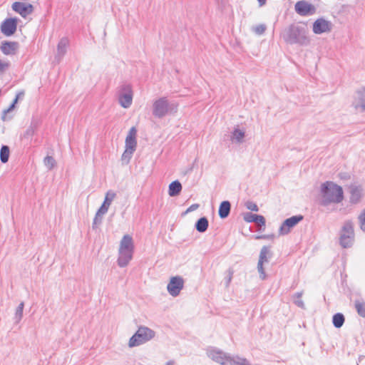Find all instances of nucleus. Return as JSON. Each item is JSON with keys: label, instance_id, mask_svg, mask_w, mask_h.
<instances>
[{"label": "nucleus", "instance_id": "28", "mask_svg": "<svg viewBox=\"0 0 365 365\" xmlns=\"http://www.w3.org/2000/svg\"><path fill=\"white\" fill-rule=\"evenodd\" d=\"M20 95H21V93L17 94V95H16V98H15V99L14 100V101H13L12 104H11V106L7 108V109H6V110H4L3 111V114H2V119H3L4 120H6L8 118H7V114H8L10 111H11L12 110H14V109L15 106H16V104L17 103V102H18V101H19V97H20Z\"/></svg>", "mask_w": 365, "mask_h": 365}, {"label": "nucleus", "instance_id": "36", "mask_svg": "<svg viewBox=\"0 0 365 365\" xmlns=\"http://www.w3.org/2000/svg\"><path fill=\"white\" fill-rule=\"evenodd\" d=\"M257 215H255V214H252L251 212H247L245 216H244V220L247 222H255V220H256V217L255 216H257Z\"/></svg>", "mask_w": 365, "mask_h": 365}, {"label": "nucleus", "instance_id": "3", "mask_svg": "<svg viewBox=\"0 0 365 365\" xmlns=\"http://www.w3.org/2000/svg\"><path fill=\"white\" fill-rule=\"evenodd\" d=\"M134 250L135 245L133 237L129 235H125L120 242L118 248L117 264L120 267L128 265L133 259Z\"/></svg>", "mask_w": 365, "mask_h": 365}, {"label": "nucleus", "instance_id": "15", "mask_svg": "<svg viewBox=\"0 0 365 365\" xmlns=\"http://www.w3.org/2000/svg\"><path fill=\"white\" fill-rule=\"evenodd\" d=\"M17 28V19L16 18L6 19L1 25V32L6 36L13 35Z\"/></svg>", "mask_w": 365, "mask_h": 365}, {"label": "nucleus", "instance_id": "41", "mask_svg": "<svg viewBox=\"0 0 365 365\" xmlns=\"http://www.w3.org/2000/svg\"><path fill=\"white\" fill-rule=\"evenodd\" d=\"M294 304L297 305L299 307L304 309V304L303 301L299 299H294Z\"/></svg>", "mask_w": 365, "mask_h": 365}, {"label": "nucleus", "instance_id": "14", "mask_svg": "<svg viewBox=\"0 0 365 365\" xmlns=\"http://www.w3.org/2000/svg\"><path fill=\"white\" fill-rule=\"evenodd\" d=\"M294 9L300 16H309L315 14L316 8L306 1H299L295 4Z\"/></svg>", "mask_w": 365, "mask_h": 365}, {"label": "nucleus", "instance_id": "24", "mask_svg": "<svg viewBox=\"0 0 365 365\" xmlns=\"http://www.w3.org/2000/svg\"><path fill=\"white\" fill-rule=\"evenodd\" d=\"M208 225L207 219L203 217L197 221L195 228L199 232H205L207 230Z\"/></svg>", "mask_w": 365, "mask_h": 365}, {"label": "nucleus", "instance_id": "6", "mask_svg": "<svg viewBox=\"0 0 365 365\" xmlns=\"http://www.w3.org/2000/svg\"><path fill=\"white\" fill-rule=\"evenodd\" d=\"M354 239V232L353 223L351 221H346L344 223L340 233V245L344 247H349L353 244Z\"/></svg>", "mask_w": 365, "mask_h": 365}, {"label": "nucleus", "instance_id": "9", "mask_svg": "<svg viewBox=\"0 0 365 365\" xmlns=\"http://www.w3.org/2000/svg\"><path fill=\"white\" fill-rule=\"evenodd\" d=\"M184 287V279L180 276L172 277L167 286L168 293L173 297H177Z\"/></svg>", "mask_w": 365, "mask_h": 365}, {"label": "nucleus", "instance_id": "11", "mask_svg": "<svg viewBox=\"0 0 365 365\" xmlns=\"http://www.w3.org/2000/svg\"><path fill=\"white\" fill-rule=\"evenodd\" d=\"M137 147L136 138H125V149L121 156L123 164H128Z\"/></svg>", "mask_w": 365, "mask_h": 365}, {"label": "nucleus", "instance_id": "19", "mask_svg": "<svg viewBox=\"0 0 365 365\" xmlns=\"http://www.w3.org/2000/svg\"><path fill=\"white\" fill-rule=\"evenodd\" d=\"M18 48V43L14 41H4L0 46L1 52L6 56L14 55Z\"/></svg>", "mask_w": 365, "mask_h": 365}, {"label": "nucleus", "instance_id": "25", "mask_svg": "<svg viewBox=\"0 0 365 365\" xmlns=\"http://www.w3.org/2000/svg\"><path fill=\"white\" fill-rule=\"evenodd\" d=\"M354 307L358 314L361 317H365V301L363 299L355 300Z\"/></svg>", "mask_w": 365, "mask_h": 365}, {"label": "nucleus", "instance_id": "17", "mask_svg": "<svg viewBox=\"0 0 365 365\" xmlns=\"http://www.w3.org/2000/svg\"><path fill=\"white\" fill-rule=\"evenodd\" d=\"M12 9L19 14L22 17L25 18L33 12L34 6L31 4L16 1L12 4Z\"/></svg>", "mask_w": 365, "mask_h": 365}, {"label": "nucleus", "instance_id": "12", "mask_svg": "<svg viewBox=\"0 0 365 365\" xmlns=\"http://www.w3.org/2000/svg\"><path fill=\"white\" fill-rule=\"evenodd\" d=\"M168 112V102L165 98L156 100L153 105V114L158 118H163Z\"/></svg>", "mask_w": 365, "mask_h": 365}, {"label": "nucleus", "instance_id": "1", "mask_svg": "<svg viewBox=\"0 0 365 365\" xmlns=\"http://www.w3.org/2000/svg\"><path fill=\"white\" fill-rule=\"evenodd\" d=\"M344 199L342 187L333 182L327 181L320 187V203L327 206L331 203H339Z\"/></svg>", "mask_w": 365, "mask_h": 365}, {"label": "nucleus", "instance_id": "45", "mask_svg": "<svg viewBox=\"0 0 365 365\" xmlns=\"http://www.w3.org/2000/svg\"><path fill=\"white\" fill-rule=\"evenodd\" d=\"M165 365H175V361H173V360H170L169 361H168Z\"/></svg>", "mask_w": 365, "mask_h": 365}, {"label": "nucleus", "instance_id": "33", "mask_svg": "<svg viewBox=\"0 0 365 365\" xmlns=\"http://www.w3.org/2000/svg\"><path fill=\"white\" fill-rule=\"evenodd\" d=\"M267 27L264 24H259L255 26L252 30L258 35H261L264 33Z\"/></svg>", "mask_w": 365, "mask_h": 365}, {"label": "nucleus", "instance_id": "42", "mask_svg": "<svg viewBox=\"0 0 365 365\" xmlns=\"http://www.w3.org/2000/svg\"><path fill=\"white\" fill-rule=\"evenodd\" d=\"M199 207V205L198 204H192V205H190L187 210V212H192L195 210H197V208Z\"/></svg>", "mask_w": 365, "mask_h": 365}, {"label": "nucleus", "instance_id": "22", "mask_svg": "<svg viewBox=\"0 0 365 365\" xmlns=\"http://www.w3.org/2000/svg\"><path fill=\"white\" fill-rule=\"evenodd\" d=\"M231 205L229 201H223L220 205L219 207V216L221 218H226L230 212Z\"/></svg>", "mask_w": 365, "mask_h": 365}, {"label": "nucleus", "instance_id": "26", "mask_svg": "<svg viewBox=\"0 0 365 365\" xmlns=\"http://www.w3.org/2000/svg\"><path fill=\"white\" fill-rule=\"evenodd\" d=\"M344 317L341 313L335 314L333 316V324L336 328H340L344 323Z\"/></svg>", "mask_w": 365, "mask_h": 365}, {"label": "nucleus", "instance_id": "34", "mask_svg": "<svg viewBox=\"0 0 365 365\" xmlns=\"http://www.w3.org/2000/svg\"><path fill=\"white\" fill-rule=\"evenodd\" d=\"M44 164L48 168L51 169L55 165V160L52 157L48 156L44 159Z\"/></svg>", "mask_w": 365, "mask_h": 365}, {"label": "nucleus", "instance_id": "38", "mask_svg": "<svg viewBox=\"0 0 365 365\" xmlns=\"http://www.w3.org/2000/svg\"><path fill=\"white\" fill-rule=\"evenodd\" d=\"M361 229L365 232V210L359 217Z\"/></svg>", "mask_w": 365, "mask_h": 365}, {"label": "nucleus", "instance_id": "2", "mask_svg": "<svg viewBox=\"0 0 365 365\" xmlns=\"http://www.w3.org/2000/svg\"><path fill=\"white\" fill-rule=\"evenodd\" d=\"M282 38L286 43L289 44L308 46L310 43L307 29L299 25L292 24L289 26L283 32Z\"/></svg>", "mask_w": 365, "mask_h": 365}, {"label": "nucleus", "instance_id": "37", "mask_svg": "<svg viewBox=\"0 0 365 365\" xmlns=\"http://www.w3.org/2000/svg\"><path fill=\"white\" fill-rule=\"evenodd\" d=\"M10 66L9 62L0 59V72L3 73L9 68Z\"/></svg>", "mask_w": 365, "mask_h": 365}, {"label": "nucleus", "instance_id": "18", "mask_svg": "<svg viewBox=\"0 0 365 365\" xmlns=\"http://www.w3.org/2000/svg\"><path fill=\"white\" fill-rule=\"evenodd\" d=\"M352 105L356 110H358L360 111L365 110V88H361L356 92Z\"/></svg>", "mask_w": 365, "mask_h": 365}, {"label": "nucleus", "instance_id": "4", "mask_svg": "<svg viewBox=\"0 0 365 365\" xmlns=\"http://www.w3.org/2000/svg\"><path fill=\"white\" fill-rule=\"evenodd\" d=\"M155 336V331L145 326L138 327L136 332L130 338L128 346L130 348L140 346L152 340Z\"/></svg>", "mask_w": 365, "mask_h": 365}, {"label": "nucleus", "instance_id": "8", "mask_svg": "<svg viewBox=\"0 0 365 365\" xmlns=\"http://www.w3.org/2000/svg\"><path fill=\"white\" fill-rule=\"evenodd\" d=\"M207 355L212 361L221 365H227L230 356V354L215 347H209L207 349Z\"/></svg>", "mask_w": 365, "mask_h": 365}, {"label": "nucleus", "instance_id": "46", "mask_svg": "<svg viewBox=\"0 0 365 365\" xmlns=\"http://www.w3.org/2000/svg\"><path fill=\"white\" fill-rule=\"evenodd\" d=\"M232 279V273H230L229 277L227 278V285H228Z\"/></svg>", "mask_w": 365, "mask_h": 365}, {"label": "nucleus", "instance_id": "43", "mask_svg": "<svg viewBox=\"0 0 365 365\" xmlns=\"http://www.w3.org/2000/svg\"><path fill=\"white\" fill-rule=\"evenodd\" d=\"M302 294H303L302 292H297V293H296L294 294V299H299V298H301L302 296Z\"/></svg>", "mask_w": 365, "mask_h": 365}, {"label": "nucleus", "instance_id": "27", "mask_svg": "<svg viewBox=\"0 0 365 365\" xmlns=\"http://www.w3.org/2000/svg\"><path fill=\"white\" fill-rule=\"evenodd\" d=\"M9 148L6 145H3L0 150V158L2 163H5L9 160Z\"/></svg>", "mask_w": 365, "mask_h": 365}, {"label": "nucleus", "instance_id": "5", "mask_svg": "<svg viewBox=\"0 0 365 365\" xmlns=\"http://www.w3.org/2000/svg\"><path fill=\"white\" fill-rule=\"evenodd\" d=\"M116 97L118 103L123 108H128L133 103V91L130 83H124L121 84L116 91Z\"/></svg>", "mask_w": 365, "mask_h": 365}, {"label": "nucleus", "instance_id": "44", "mask_svg": "<svg viewBox=\"0 0 365 365\" xmlns=\"http://www.w3.org/2000/svg\"><path fill=\"white\" fill-rule=\"evenodd\" d=\"M18 309L20 312H22L23 309H24V303L23 302L19 304Z\"/></svg>", "mask_w": 365, "mask_h": 365}, {"label": "nucleus", "instance_id": "30", "mask_svg": "<svg viewBox=\"0 0 365 365\" xmlns=\"http://www.w3.org/2000/svg\"><path fill=\"white\" fill-rule=\"evenodd\" d=\"M243 140L244 138H230L231 145H229V146H230L232 149H237L240 145L243 143Z\"/></svg>", "mask_w": 365, "mask_h": 365}, {"label": "nucleus", "instance_id": "10", "mask_svg": "<svg viewBox=\"0 0 365 365\" xmlns=\"http://www.w3.org/2000/svg\"><path fill=\"white\" fill-rule=\"evenodd\" d=\"M303 220L302 215H294L286 219L279 229V235H285L290 232L291 230Z\"/></svg>", "mask_w": 365, "mask_h": 365}, {"label": "nucleus", "instance_id": "7", "mask_svg": "<svg viewBox=\"0 0 365 365\" xmlns=\"http://www.w3.org/2000/svg\"><path fill=\"white\" fill-rule=\"evenodd\" d=\"M115 196L116 194L112 190H109L106 192L105 200L96 214L93 222L95 224H98L101 222V217L108 212V208Z\"/></svg>", "mask_w": 365, "mask_h": 365}, {"label": "nucleus", "instance_id": "20", "mask_svg": "<svg viewBox=\"0 0 365 365\" xmlns=\"http://www.w3.org/2000/svg\"><path fill=\"white\" fill-rule=\"evenodd\" d=\"M227 365H251L250 361L238 355L230 356Z\"/></svg>", "mask_w": 365, "mask_h": 365}, {"label": "nucleus", "instance_id": "35", "mask_svg": "<svg viewBox=\"0 0 365 365\" xmlns=\"http://www.w3.org/2000/svg\"><path fill=\"white\" fill-rule=\"evenodd\" d=\"M245 206L246 207L251 210V211H255V212H257L259 208H258V206L257 205L256 203L252 202V201H247L246 203H245Z\"/></svg>", "mask_w": 365, "mask_h": 365}, {"label": "nucleus", "instance_id": "39", "mask_svg": "<svg viewBox=\"0 0 365 365\" xmlns=\"http://www.w3.org/2000/svg\"><path fill=\"white\" fill-rule=\"evenodd\" d=\"M256 217V220H255V223L258 225V226H265V219L264 217L262 216V215H257L255 216Z\"/></svg>", "mask_w": 365, "mask_h": 365}, {"label": "nucleus", "instance_id": "40", "mask_svg": "<svg viewBox=\"0 0 365 365\" xmlns=\"http://www.w3.org/2000/svg\"><path fill=\"white\" fill-rule=\"evenodd\" d=\"M136 135H137V130H136L135 127H132L130 129L127 137H135Z\"/></svg>", "mask_w": 365, "mask_h": 365}, {"label": "nucleus", "instance_id": "21", "mask_svg": "<svg viewBox=\"0 0 365 365\" xmlns=\"http://www.w3.org/2000/svg\"><path fill=\"white\" fill-rule=\"evenodd\" d=\"M271 257L272 253L269 248L267 246H264L261 249L258 262L262 264L268 263Z\"/></svg>", "mask_w": 365, "mask_h": 365}, {"label": "nucleus", "instance_id": "13", "mask_svg": "<svg viewBox=\"0 0 365 365\" xmlns=\"http://www.w3.org/2000/svg\"><path fill=\"white\" fill-rule=\"evenodd\" d=\"M349 201L352 204L359 203L364 195L362 185L354 183L349 187Z\"/></svg>", "mask_w": 365, "mask_h": 365}, {"label": "nucleus", "instance_id": "29", "mask_svg": "<svg viewBox=\"0 0 365 365\" xmlns=\"http://www.w3.org/2000/svg\"><path fill=\"white\" fill-rule=\"evenodd\" d=\"M68 38H63L60 40L58 44V50L59 52L61 53H63L64 52V50L65 48L68 46Z\"/></svg>", "mask_w": 365, "mask_h": 365}, {"label": "nucleus", "instance_id": "31", "mask_svg": "<svg viewBox=\"0 0 365 365\" xmlns=\"http://www.w3.org/2000/svg\"><path fill=\"white\" fill-rule=\"evenodd\" d=\"M263 265H264V264L258 262L257 267V271L259 273V278L262 280H264L267 278V274L265 273V271H264Z\"/></svg>", "mask_w": 365, "mask_h": 365}, {"label": "nucleus", "instance_id": "23", "mask_svg": "<svg viewBox=\"0 0 365 365\" xmlns=\"http://www.w3.org/2000/svg\"><path fill=\"white\" fill-rule=\"evenodd\" d=\"M182 190V185L178 180L173 181L169 185L168 193L171 197L176 196L180 194Z\"/></svg>", "mask_w": 365, "mask_h": 365}, {"label": "nucleus", "instance_id": "32", "mask_svg": "<svg viewBox=\"0 0 365 365\" xmlns=\"http://www.w3.org/2000/svg\"><path fill=\"white\" fill-rule=\"evenodd\" d=\"M245 134V131L244 128H240L239 125H237L233 130V136L232 137H244Z\"/></svg>", "mask_w": 365, "mask_h": 365}, {"label": "nucleus", "instance_id": "48", "mask_svg": "<svg viewBox=\"0 0 365 365\" xmlns=\"http://www.w3.org/2000/svg\"><path fill=\"white\" fill-rule=\"evenodd\" d=\"M259 5L262 6L265 4L266 0H258Z\"/></svg>", "mask_w": 365, "mask_h": 365}, {"label": "nucleus", "instance_id": "47", "mask_svg": "<svg viewBox=\"0 0 365 365\" xmlns=\"http://www.w3.org/2000/svg\"><path fill=\"white\" fill-rule=\"evenodd\" d=\"M266 238H267L266 235H261V236L256 237V239H266Z\"/></svg>", "mask_w": 365, "mask_h": 365}, {"label": "nucleus", "instance_id": "16", "mask_svg": "<svg viewBox=\"0 0 365 365\" xmlns=\"http://www.w3.org/2000/svg\"><path fill=\"white\" fill-rule=\"evenodd\" d=\"M312 30L316 34L327 33L331 30V24L324 19H317L313 24Z\"/></svg>", "mask_w": 365, "mask_h": 365}]
</instances>
